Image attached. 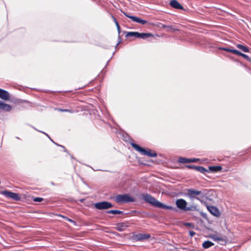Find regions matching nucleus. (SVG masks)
<instances>
[{"instance_id": "1", "label": "nucleus", "mask_w": 251, "mask_h": 251, "mask_svg": "<svg viewBox=\"0 0 251 251\" xmlns=\"http://www.w3.org/2000/svg\"><path fill=\"white\" fill-rule=\"evenodd\" d=\"M185 196L189 198L191 200H197L202 201L207 198V190L202 189L201 190L194 189H187L185 191Z\"/></svg>"}, {"instance_id": "2", "label": "nucleus", "mask_w": 251, "mask_h": 251, "mask_svg": "<svg viewBox=\"0 0 251 251\" xmlns=\"http://www.w3.org/2000/svg\"><path fill=\"white\" fill-rule=\"evenodd\" d=\"M142 197L146 202L150 203L155 207L171 210L175 211H177V209L176 208H174L171 206L164 204V203L157 201L155 198L153 197L150 194H142Z\"/></svg>"}, {"instance_id": "3", "label": "nucleus", "mask_w": 251, "mask_h": 251, "mask_svg": "<svg viewBox=\"0 0 251 251\" xmlns=\"http://www.w3.org/2000/svg\"><path fill=\"white\" fill-rule=\"evenodd\" d=\"M131 146L136 151L140 152L142 155H147L150 157H156L157 154L155 151H152L151 149L146 150L141 148L138 145L132 143H131Z\"/></svg>"}, {"instance_id": "4", "label": "nucleus", "mask_w": 251, "mask_h": 251, "mask_svg": "<svg viewBox=\"0 0 251 251\" xmlns=\"http://www.w3.org/2000/svg\"><path fill=\"white\" fill-rule=\"evenodd\" d=\"M135 199L128 194L118 195L116 197V201L119 203L134 202Z\"/></svg>"}, {"instance_id": "5", "label": "nucleus", "mask_w": 251, "mask_h": 251, "mask_svg": "<svg viewBox=\"0 0 251 251\" xmlns=\"http://www.w3.org/2000/svg\"><path fill=\"white\" fill-rule=\"evenodd\" d=\"M152 36L150 33H139L138 32H128L126 35V37H134L135 38L145 39Z\"/></svg>"}, {"instance_id": "6", "label": "nucleus", "mask_w": 251, "mask_h": 251, "mask_svg": "<svg viewBox=\"0 0 251 251\" xmlns=\"http://www.w3.org/2000/svg\"><path fill=\"white\" fill-rule=\"evenodd\" d=\"M113 207L111 203L103 201L95 203V207L99 210L108 209Z\"/></svg>"}, {"instance_id": "7", "label": "nucleus", "mask_w": 251, "mask_h": 251, "mask_svg": "<svg viewBox=\"0 0 251 251\" xmlns=\"http://www.w3.org/2000/svg\"><path fill=\"white\" fill-rule=\"evenodd\" d=\"M210 237L214 241H217L221 245H225L226 243V238L225 236H222L219 233L212 234Z\"/></svg>"}, {"instance_id": "8", "label": "nucleus", "mask_w": 251, "mask_h": 251, "mask_svg": "<svg viewBox=\"0 0 251 251\" xmlns=\"http://www.w3.org/2000/svg\"><path fill=\"white\" fill-rule=\"evenodd\" d=\"M1 194L7 198H11L15 201H19L21 199V197L18 193L12 192L11 191H2Z\"/></svg>"}, {"instance_id": "9", "label": "nucleus", "mask_w": 251, "mask_h": 251, "mask_svg": "<svg viewBox=\"0 0 251 251\" xmlns=\"http://www.w3.org/2000/svg\"><path fill=\"white\" fill-rule=\"evenodd\" d=\"M123 13L126 17L130 18L134 22L139 23L143 25H145L147 23V21L142 20L139 17L134 16H130L126 12H123Z\"/></svg>"}, {"instance_id": "10", "label": "nucleus", "mask_w": 251, "mask_h": 251, "mask_svg": "<svg viewBox=\"0 0 251 251\" xmlns=\"http://www.w3.org/2000/svg\"><path fill=\"white\" fill-rule=\"evenodd\" d=\"M176 204L178 208L185 211L187 203L185 200L179 199L176 201Z\"/></svg>"}, {"instance_id": "11", "label": "nucleus", "mask_w": 251, "mask_h": 251, "mask_svg": "<svg viewBox=\"0 0 251 251\" xmlns=\"http://www.w3.org/2000/svg\"><path fill=\"white\" fill-rule=\"evenodd\" d=\"M0 98L5 100H10V94L6 90L0 88Z\"/></svg>"}, {"instance_id": "12", "label": "nucleus", "mask_w": 251, "mask_h": 251, "mask_svg": "<svg viewBox=\"0 0 251 251\" xmlns=\"http://www.w3.org/2000/svg\"><path fill=\"white\" fill-rule=\"evenodd\" d=\"M199 159L195 158H186L182 157H180L178 159V162L180 163H186L191 162H195Z\"/></svg>"}, {"instance_id": "13", "label": "nucleus", "mask_w": 251, "mask_h": 251, "mask_svg": "<svg viewBox=\"0 0 251 251\" xmlns=\"http://www.w3.org/2000/svg\"><path fill=\"white\" fill-rule=\"evenodd\" d=\"M187 167L188 168H193L195 170H196L201 173H202L203 174H204L205 172H208L205 168H204V167H203L202 166H195L193 165H188V166H187Z\"/></svg>"}, {"instance_id": "14", "label": "nucleus", "mask_w": 251, "mask_h": 251, "mask_svg": "<svg viewBox=\"0 0 251 251\" xmlns=\"http://www.w3.org/2000/svg\"><path fill=\"white\" fill-rule=\"evenodd\" d=\"M171 6L177 9H183V6L176 0H172L170 1Z\"/></svg>"}, {"instance_id": "15", "label": "nucleus", "mask_w": 251, "mask_h": 251, "mask_svg": "<svg viewBox=\"0 0 251 251\" xmlns=\"http://www.w3.org/2000/svg\"><path fill=\"white\" fill-rule=\"evenodd\" d=\"M0 109L9 112L11 110L12 107L9 104L5 103L0 100Z\"/></svg>"}, {"instance_id": "16", "label": "nucleus", "mask_w": 251, "mask_h": 251, "mask_svg": "<svg viewBox=\"0 0 251 251\" xmlns=\"http://www.w3.org/2000/svg\"><path fill=\"white\" fill-rule=\"evenodd\" d=\"M151 237L149 234L139 233L136 235V238L138 241L148 239Z\"/></svg>"}, {"instance_id": "17", "label": "nucleus", "mask_w": 251, "mask_h": 251, "mask_svg": "<svg viewBox=\"0 0 251 251\" xmlns=\"http://www.w3.org/2000/svg\"><path fill=\"white\" fill-rule=\"evenodd\" d=\"M208 209L209 211V212L213 215L214 216H218L219 214V212L218 209L213 206H209L208 207Z\"/></svg>"}, {"instance_id": "18", "label": "nucleus", "mask_w": 251, "mask_h": 251, "mask_svg": "<svg viewBox=\"0 0 251 251\" xmlns=\"http://www.w3.org/2000/svg\"><path fill=\"white\" fill-rule=\"evenodd\" d=\"M222 169V167L220 166H212L209 167V170L212 172H218Z\"/></svg>"}, {"instance_id": "19", "label": "nucleus", "mask_w": 251, "mask_h": 251, "mask_svg": "<svg viewBox=\"0 0 251 251\" xmlns=\"http://www.w3.org/2000/svg\"><path fill=\"white\" fill-rule=\"evenodd\" d=\"M236 47L237 48H238L239 49L245 52H249L250 51V50L247 47L243 46L242 45L237 44L236 45Z\"/></svg>"}, {"instance_id": "20", "label": "nucleus", "mask_w": 251, "mask_h": 251, "mask_svg": "<svg viewBox=\"0 0 251 251\" xmlns=\"http://www.w3.org/2000/svg\"><path fill=\"white\" fill-rule=\"evenodd\" d=\"M214 245V244L209 241H206L204 242L202 244V247L204 249H208L212 246Z\"/></svg>"}, {"instance_id": "21", "label": "nucleus", "mask_w": 251, "mask_h": 251, "mask_svg": "<svg viewBox=\"0 0 251 251\" xmlns=\"http://www.w3.org/2000/svg\"><path fill=\"white\" fill-rule=\"evenodd\" d=\"M198 210V207L193 204L188 207L186 206L185 211H197Z\"/></svg>"}, {"instance_id": "22", "label": "nucleus", "mask_w": 251, "mask_h": 251, "mask_svg": "<svg viewBox=\"0 0 251 251\" xmlns=\"http://www.w3.org/2000/svg\"><path fill=\"white\" fill-rule=\"evenodd\" d=\"M218 49L220 50H225L227 52H231L233 54H235V52L237 50L235 49H231L227 48H222V47H219Z\"/></svg>"}, {"instance_id": "23", "label": "nucleus", "mask_w": 251, "mask_h": 251, "mask_svg": "<svg viewBox=\"0 0 251 251\" xmlns=\"http://www.w3.org/2000/svg\"><path fill=\"white\" fill-rule=\"evenodd\" d=\"M106 212L108 214H121L123 213V211L118 210H110L107 211Z\"/></svg>"}, {"instance_id": "24", "label": "nucleus", "mask_w": 251, "mask_h": 251, "mask_svg": "<svg viewBox=\"0 0 251 251\" xmlns=\"http://www.w3.org/2000/svg\"><path fill=\"white\" fill-rule=\"evenodd\" d=\"M235 54L239 55V56H242L243 57H244V58L246 59L247 60H250V58L249 57V56L247 55V54L243 53L241 52L240 51H239L238 50H237V51H235Z\"/></svg>"}, {"instance_id": "25", "label": "nucleus", "mask_w": 251, "mask_h": 251, "mask_svg": "<svg viewBox=\"0 0 251 251\" xmlns=\"http://www.w3.org/2000/svg\"><path fill=\"white\" fill-rule=\"evenodd\" d=\"M59 111H61V112H70L71 113H74V111L73 110H70V109H57Z\"/></svg>"}, {"instance_id": "26", "label": "nucleus", "mask_w": 251, "mask_h": 251, "mask_svg": "<svg viewBox=\"0 0 251 251\" xmlns=\"http://www.w3.org/2000/svg\"><path fill=\"white\" fill-rule=\"evenodd\" d=\"M40 131V132H41L43 133L44 134H45V135H47V136H48V137L50 139V140L51 141H52V142H53L55 145H56L57 146H60V147H62V148L64 149V151H66V149H65V147H63V146H62L59 145L57 144V143H54V142L51 140V139L50 137V136H49V135H48V134H47V133H45V132H43V131Z\"/></svg>"}, {"instance_id": "27", "label": "nucleus", "mask_w": 251, "mask_h": 251, "mask_svg": "<svg viewBox=\"0 0 251 251\" xmlns=\"http://www.w3.org/2000/svg\"><path fill=\"white\" fill-rule=\"evenodd\" d=\"M43 198L40 197L34 198L33 201L35 202H41L43 201Z\"/></svg>"}, {"instance_id": "28", "label": "nucleus", "mask_w": 251, "mask_h": 251, "mask_svg": "<svg viewBox=\"0 0 251 251\" xmlns=\"http://www.w3.org/2000/svg\"><path fill=\"white\" fill-rule=\"evenodd\" d=\"M123 227H124L123 226L119 225V226H118L116 227V229L119 231H122L124 230V228Z\"/></svg>"}, {"instance_id": "29", "label": "nucleus", "mask_w": 251, "mask_h": 251, "mask_svg": "<svg viewBox=\"0 0 251 251\" xmlns=\"http://www.w3.org/2000/svg\"><path fill=\"white\" fill-rule=\"evenodd\" d=\"M195 232L193 231H189V235H190V236L192 237L194 235H195Z\"/></svg>"}, {"instance_id": "30", "label": "nucleus", "mask_w": 251, "mask_h": 251, "mask_svg": "<svg viewBox=\"0 0 251 251\" xmlns=\"http://www.w3.org/2000/svg\"><path fill=\"white\" fill-rule=\"evenodd\" d=\"M112 18H113L115 23L116 24V22H118L117 20L116 19V18L113 16H112Z\"/></svg>"}, {"instance_id": "31", "label": "nucleus", "mask_w": 251, "mask_h": 251, "mask_svg": "<svg viewBox=\"0 0 251 251\" xmlns=\"http://www.w3.org/2000/svg\"><path fill=\"white\" fill-rule=\"evenodd\" d=\"M112 18H113L115 23L116 24V22H118L117 20L116 19V18L113 16H112Z\"/></svg>"}, {"instance_id": "32", "label": "nucleus", "mask_w": 251, "mask_h": 251, "mask_svg": "<svg viewBox=\"0 0 251 251\" xmlns=\"http://www.w3.org/2000/svg\"><path fill=\"white\" fill-rule=\"evenodd\" d=\"M117 28L119 34L120 32V25L117 26Z\"/></svg>"}, {"instance_id": "33", "label": "nucleus", "mask_w": 251, "mask_h": 251, "mask_svg": "<svg viewBox=\"0 0 251 251\" xmlns=\"http://www.w3.org/2000/svg\"><path fill=\"white\" fill-rule=\"evenodd\" d=\"M67 220H68V221H70L71 222L74 223V222L73 220H71L70 219H69L68 218H67Z\"/></svg>"}, {"instance_id": "34", "label": "nucleus", "mask_w": 251, "mask_h": 251, "mask_svg": "<svg viewBox=\"0 0 251 251\" xmlns=\"http://www.w3.org/2000/svg\"><path fill=\"white\" fill-rule=\"evenodd\" d=\"M116 24L117 27V26L119 25L118 22H116V24Z\"/></svg>"}, {"instance_id": "35", "label": "nucleus", "mask_w": 251, "mask_h": 251, "mask_svg": "<svg viewBox=\"0 0 251 251\" xmlns=\"http://www.w3.org/2000/svg\"><path fill=\"white\" fill-rule=\"evenodd\" d=\"M120 41H119L118 43H117V45H118L120 43Z\"/></svg>"}]
</instances>
